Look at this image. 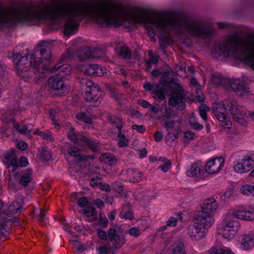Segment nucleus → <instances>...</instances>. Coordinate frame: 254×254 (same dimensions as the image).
Returning a JSON list of instances; mask_svg holds the SVG:
<instances>
[{"label":"nucleus","mask_w":254,"mask_h":254,"mask_svg":"<svg viewBox=\"0 0 254 254\" xmlns=\"http://www.w3.org/2000/svg\"><path fill=\"white\" fill-rule=\"evenodd\" d=\"M12 58L16 64L17 74L23 78H29L35 74V70L41 73L48 71L52 54L49 49L43 48L37 55L31 54L21 57L19 53H15Z\"/></svg>","instance_id":"f257e3e1"},{"label":"nucleus","mask_w":254,"mask_h":254,"mask_svg":"<svg viewBox=\"0 0 254 254\" xmlns=\"http://www.w3.org/2000/svg\"><path fill=\"white\" fill-rule=\"evenodd\" d=\"M232 56L254 69V43L237 40L228 48H223V57Z\"/></svg>","instance_id":"f03ea898"},{"label":"nucleus","mask_w":254,"mask_h":254,"mask_svg":"<svg viewBox=\"0 0 254 254\" xmlns=\"http://www.w3.org/2000/svg\"><path fill=\"white\" fill-rule=\"evenodd\" d=\"M18 22H24V5L3 6L0 5V26Z\"/></svg>","instance_id":"7ed1b4c3"},{"label":"nucleus","mask_w":254,"mask_h":254,"mask_svg":"<svg viewBox=\"0 0 254 254\" xmlns=\"http://www.w3.org/2000/svg\"><path fill=\"white\" fill-rule=\"evenodd\" d=\"M211 225L195 216L193 224L187 229V234L193 241H198L205 237Z\"/></svg>","instance_id":"20e7f679"},{"label":"nucleus","mask_w":254,"mask_h":254,"mask_svg":"<svg viewBox=\"0 0 254 254\" xmlns=\"http://www.w3.org/2000/svg\"><path fill=\"white\" fill-rule=\"evenodd\" d=\"M218 203L214 198L206 199L201 204V210L195 216L212 225L214 222L213 215L218 208Z\"/></svg>","instance_id":"39448f33"},{"label":"nucleus","mask_w":254,"mask_h":254,"mask_svg":"<svg viewBox=\"0 0 254 254\" xmlns=\"http://www.w3.org/2000/svg\"><path fill=\"white\" fill-rule=\"evenodd\" d=\"M64 75L56 74L49 77L48 81L49 87L59 96L66 94L69 90V86L65 82Z\"/></svg>","instance_id":"423d86ee"},{"label":"nucleus","mask_w":254,"mask_h":254,"mask_svg":"<svg viewBox=\"0 0 254 254\" xmlns=\"http://www.w3.org/2000/svg\"><path fill=\"white\" fill-rule=\"evenodd\" d=\"M169 86L173 90L177 91V92H173L171 94L169 100V105L177 107L178 109L180 110H183L185 108L183 96L184 90L180 84L174 82L169 83Z\"/></svg>","instance_id":"0eeeda50"},{"label":"nucleus","mask_w":254,"mask_h":254,"mask_svg":"<svg viewBox=\"0 0 254 254\" xmlns=\"http://www.w3.org/2000/svg\"><path fill=\"white\" fill-rule=\"evenodd\" d=\"M239 229L238 222L234 220L232 215H227L223 223V239L228 242L231 241L236 236Z\"/></svg>","instance_id":"6e6552de"},{"label":"nucleus","mask_w":254,"mask_h":254,"mask_svg":"<svg viewBox=\"0 0 254 254\" xmlns=\"http://www.w3.org/2000/svg\"><path fill=\"white\" fill-rule=\"evenodd\" d=\"M237 92L240 96H243L247 91L243 81L239 79L223 78V89Z\"/></svg>","instance_id":"1a4fd4ad"},{"label":"nucleus","mask_w":254,"mask_h":254,"mask_svg":"<svg viewBox=\"0 0 254 254\" xmlns=\"http://www.w3.org/2000/svg\"><path fill=\"white\" fill-rule=\"evenodd\" d=\"M104 92L99 87H94L92 91H86L84 94L85 100L88 102L90 106H98L103 99Z\"/></svg>","instance_id":"9d476101"},{"label":"nucleus","mask_w":254,"mask_h":254,"mask_svg":"<svg viewBox=\"0 0 254 254\" xmlns=\"http://www.w3.org/2000/svg\"><path fill=\"white\" fill-rule=\"evenodd\" d=\"M254 165V160L252 157L246 155L243 157L241 162H236L233 166L236 173L243 174L250 171Z\"/></svg>","instance_id":"9b49d317"},{"label":"nucleus","mask_w":254,"mask_h":254,"mask_svg":"<svg viewBox=\"0 0 254 254\" xmlns=\"http://www.w3.org/2000/svg\"><path fill=\"white\" fill-rule=\"evenodd\" d=\"M108 236L114 249L120 248L126 242L124 235L114 228L108 230Z\"/></svg>","instance_id":"f8f14e48"},{"label":"nucleus","mask_w":254,"mask_h":254,"mask_svg":"<svg viewBox=\"0 0 254 254\" xmlns=\"http://www.w3.org/2000/svg\"><path fill=\"white\" fill-rule=\"evenodd\" d=\"M176 116L177 114L175 113L168 112H166V114L162 116V118L165 122L163 125L164 127L168 131H169L171 129H174V131H175V128L179 127H176L175 124H181L182 120L181 119L176 121L173 120Z\"/></svg>","instance_id":"ddd939ff"},{"label":"nucleus","mask_w":254,"mask_h":254,"mask_svg":"<svg viewBox=\"0 0 254 254\" xmlns=\"http://www.w3.org/2000/svg\"><path fill=\"white\" fill-rule=\"evenodd\" d=\"M143 87L146 90L151 91L155 94L157 98L162 100L165 97V93L163 91V85L162 83L151 84L150 82H146L144 83Z\"/></svg>","instance_id":"4468645a"},{"label":"nucleus","mask_w":254,"mask_h":254,"mask_svg":"<svg viewBox=\"0 0 254 254\" xmlns=\"http://www.w3.org/2000/svg\"><path fill=\"white\" fill-rule=\"evenodd\" d=\"M222 165L221 157L213 158L206 164L204 172L208 174H214L220 171Z\"/></svg>","instance_id":"2eb2a0df"},{"label":"nucleus","mask_w":254,"mask_h":254,"mask_svg":"<svg viewBox=\"0 0 254 254\" xmlns=\"http://www.w3.org/2000/svg\"><path fill=\"white\" fill-rule=\"evenodd\" d=\"M186 174L189 177H195L199 179H203L206 177L202 167H200L197 164H192L186 171Z\"/></svg>","instance_id":"dca6fc26"},{"label":"nucleus","mask_w":254,"mask_h":254,"mask_svg":"<svg viewBox=\"0 0 254 254\" xmlns=\"http://www.w3.org/2000/svg\"><path fill=\"white\" fill-rule=\"evenodd\" d=\"M232 215L235 218L244 220L251 221L254 219V212L242 207L235 210Z\"/></svg>","instance_id":"f3484780"},{"label":"nucleus","mask_w":254,"mask_h":254,"mask_svg":"<svg viewBox=\"0 0 254 254\" xmlns=\"http://www.w3.org/2000/svg\"><path fill=\"white\" fill-rule=\"evenodd\" d=\"M241 248L244 250H248L254 246V234L252 233L244 235L240 243Z\"/></svg>","instance_id":"a211bd4d"},{"label":"nucleus","mask_w":254,"mask_h":254,"mask_svg":"<svg viewBox=\"0 0 254 254\" xmlns=\"http://www.w3.org/2000/svg\"><path fill=\"white\" fill-rule=\"evenodd\" d=\"M71 67L67 64H62L61 63H58L52 69V72H58L57 74L64 75V77L65 75L71 73Z\"/></svg>","instance_id":"6ab92c4d"},{"label":"nucleus","mask_w":254,"mask_h":254,"mask_svg":"<svg viewBox=\"0 0 254 254\" xmlns=\"http://www.w3.org/2000/svg\"><path fill=\"white\" fill-rule=\"evenodd\" d=\"M116 54L119 57L124 59L129 58L131 52L128 48L122 42L117 44L115 49Z\"/></svg>","instance_id":"aec40b11"},{"label":"nucleus","mask_w":254,"mask_h":254,"mask_svg":"<svg viewBox=\"0 0 254 254\" xmlns=\"http://www.w3.org/2000/svg\"><path fill=\"white\" fill-rule=\"evenodd\" d=\"M81 213L83 215L85 219L89 222H93L97 220V214L95 208L93 206H87L83 208L81 211Z\"/></svg>","instance_id":"412c9836"},{"label":"nucleus","mask_w":254,"mask_h":254,"mask_svg":"<svg viewBox=\"0 0 254 254\" xmlns=\"http://www.w3.org/2000/svg\"><path fill=\"white\" fill-rule=\"evenodd\" d=\"M126 180L130 182L135 183L141 180L142 172L133 169H128L126 171Z\"/></svg>","instance_id":"4be33fe9"},{"label":"nucleus","mask_w":254,"mask_h":254,"mask_svg":"<svg viewBox=\"0 0 254 254\" xmlns=\"http://www.w3.org/2000/svg\"><path fill=\"white\" fill-rule=\"evenodd\" d=\"M130 204L129 203H126L122 207L120 213V217L122 219L127 220H132L134 218V215L130 210Z\"/></svg>","instance_id":"5701e85b"},{"label":"nucleus","mask_w":254,"mask_h":254,"mask_svg":"<svg viewBox=\"0 0 254 254\" xmlns=\"http://www.w3.org/2000/svg\"><path fill=\"white\" fill-rule=\"evenodd\" d=\"M33 176V171L31 169L26 170L21 175L19 179V184L23 186H26L31 181Z\"/></svg>","instance_id":"b1692460"},{"label":"nucleus","mask_w":254,"mask_h":254,"mask_svg":"<svg viewBox=\"0 0 254 254\" xmlns=\"http://www.w3.org/2000/svg\"><path fill=\"white\" fill-rule=\"evenodd\" d=\"M100 158L102 161L110 165L114 166L117 163V159L116 157L108 153L102 154Z\"/></svg>","instance_id":"393cba45"},{"label":"nucleus","mask_w":254,"mask_h":254,"mask_svg":"<svg viewBox=\"0 0 254 254\" xmlns=\"http://www.w3.org/2000/svg\"><path fill=\"white\" fill-rule=\"evenodd\" d=\"M223 109L226 111H229L233 117H235V116L242 113L236 106L228 101L223 102Z\"/></svg>","instance_id":"a878e982"},{"label":"nucleus","mask_w":254,"mask_h":254,"mask_svg":"<svg viewBox=\"0 0 254 254\" xmlns=\"http://www.w3.org/2000/svg\"><path fill=\"white\" fill-rule=\"evenodd\" d=\"M213 112L217 120L222 122V104L219 103H214L212 106Z\"/></svg>","instance_id":"bb28decb"},{"label":"nucleus","mask_w":254,"mask_h":254,"mask_svg":"<svg viewBox=\"0 0 254 254\" xmlns=\"http://www.w3.org/2000/svg\"><path fill=\"white\" fill-rule=\"evenodd\" d=\"M108 121L113 126L117 127L118 129H122L124 123L121 118L118 117L114 115L108 116Z\"/></svg>","instance_id":"cd10ccee"},{"label":"nucleus","mask_w":254,"mask_h":254,"mask_svg":"<svg viewBox=\"0 0 254 254\" xmlns=\"http://www.w3.org/2000/svg\"><path fill=\"white\" fill-rule=\"evenodd\" d=\"M170 254H186L183 243L181 242L174 243L172 246V251Z\"/></svg>","instance_id":"c85d7f7f"},{"label":"nucleus","mask_w":254,"mask_h":254,"mask_svg":"<svg viewBox=\"0 0 254 254\" xmlns=\"http://www.w3.org/2000/svg\"><path fill=\"white\" fill-rule=\"evenodd\" d=\"M80 141L86 144L93 151L97 150L98 147V144L90 138L85 136H82L80 138Z\"/></svg>","instance_id":"c756f323"},{"label":"nucleus","mask_w":254,"mask_h":254,"mask_svg":"<svg viewBox=\"0 0 254 254\" xmlns=\"http://www.w3.org/2000/svg\"><path fill=\"white\" fill-rule=\"evenodd\" d=\"M92 49L85 48L78 52L77 56L81 61H84L87 59H91Z\"/></svg>","instance_id":"7c9ffc66"},{"label":"nucleus","mask_w":254,"mask_h":254,"mask_svg":"<svg viewBox=\"0 0 254 254\" xmlns=\"http://www.w3.org/2000/svg\"><path fill=\"white\" fill-rule=\"evenodd\" d=\"M222 45L221 42L216 43L212 47L211 51L212 56L216 59L221 58L222 53Z\"/></svg>","instance_id":"2f4dec72"},{"label":"nucleus","mask_w":254,"mask_h":254,"mask_svg":"<svg viewBox=\"0 0 254 254\" xmlns=\"http://www.w3.org/2000/svg\"><path fill=\"white\" fill-rule=\"evenodd\" d=\"M40 159L43 162L49 160L51 158V152L47 147H42L39 151Z\"/></svg>","instance_id":"473e14b6"},{"label":"nucleus","mask_w":254,"mask_h":254,"mask_svg":"<svg viewBox=\"0 0 254 254\" xmlns=\"http://www.w3.org/2000/svg\"><path fill=\"white\" fill-rule=\"evenodd\" d=\"M180 130V127H177L175 128L174 132H171L170 131H168L166 135L165 140L169 145H171L173 141L178 138Z\"/></svg>","instance_id":"72a5a7b5"},{"label":"nucleus","mask_w":254,"mask_h":254,"mask_svg":"<svg viewBox=\"0 0 254 254\" xmlns=\"http://www.w3.org/2000/svg\"><path fill=\"white\" fill-rule=\"evenodd\" d=\"M240 191L244 195L254 196V185H245L241 188Z\"/></svg>","instance_id":"f704fd0d"},{"label":"nucleus","mask_w":254,"mask_h":254,"mask_svg":"<svg viewBox=\"0 0 254 254\" xmlns=\"http://www.w3.org/2000/svg\"><path fill=\"white\" fill-rule=\"evenodd\" d=\"M96 64H83L81 67V70L86 75H94Z\"/></svg>","instance_id":"c9c22d12"},{"label":"nucleus","mask_w":254,"mask_h":254,"mask_svg":"<svg viewBox=\"0 0 254 254\" xmlns=\"http://www.w3.org/2000/svg\"><path fill=\"white\" fill-rule=\"evenodd\" d=\"M33 134H36L42 137L43 139L51 142H53L55 140V138L53 136L52 133L48 130L46 132H43L37 130L36 132H33Z\"/></svg>","instance_id":"e433bc0d"},{"label":"nucleus","mask_w":254,"mask_h":254,"mask_svg":"<svg viewBox=\"0 0 254 254\" xmlns=\"http://www.w3.org/2000/svg\"><path fill=\"white\" fill-rule=\"evenodd\" d=\"M5 158L9 161L10 163V165H8L7 168H10V166H11L12 167L11 171H12L18 168L19 167L18 160L13 153L7 155L5 156Z\"/></svg>","instance_id":"4c0bfd02"},{"label":"nucleus","mask_w":254,"mask_h":254,"mask_svg":"<svg viewBox=\"0 0 254 254\" xmlns=\"http://www.w3.org/2000/svg\"><path fill=\"white\" fill-rule=\"evenodd\" d=\"M146 227V226L145 227L143 226L142 227H133L128 230V233L131 236L137 237L140 235L142 231L145 230Z\"/></svg>","instance_id":"58836bf2"},{"label":"nucleus","mask_w":254,"mask_h":254,"mask_svg":"<svg viewBox=\"0 0 254 254\" xmlns=\"http://www.w3.org/2000/svg\"><path fill=\"white\" fill-rule=\"evenodd\" d=\"M82 135L77 134L74 128L71 127L67 133V137L69 139L75 142L80 141V138Z\"/></svg>","instance_id":"ea45409f"},{"label":"nucleus","mask_w":254,"mask_h":254,"mask_svg":"<svg viewBox=\"0 0 254 254\" xmlns=\"http://www.w3.org/2000/svg\"><path fill=\"white\" fill-rule=\"evenodd\" d=\"M12 204L14 205L17 211L20 210L24 204V197L21 195H17Z\"/></svg>","instance_id":"a19ab883"},{"label":"nucleus","mask_w":254,"mask_h":254,"mask_svg":"<svg viewBox=\"0 0 254 254\" xmlns=\"http://www.w3.org/2000/svg\"><path fill=\"white\" fill-rule=\"evenodd\" d=\"M109 71L104 66L96 64L94 75L104 76L108 75Z\"/></svg>","instance_id":"79ce46f5"},{"label":"nucleus","mask_w":254,"mask_h":254,"mask_svg":"<svg viewBox=\"0 0 254 254\" xmlns=\"http://www.w3.org/2000/svg\"><path fill=\"white\" fill-rule=\"evenodd\" d=\"M209 107L207 106L205 104H201V105L199 107V115L203 120L207 121V113L209 111Z\"/></svg>","instance_id":"37998d69"},{"label":"nucleus","mask_w":254,"mask_h":254,"mask_svg":"<svg viewBox=\"0 0 254 254\" xmlns=\"http://www.w3.org/2000/svg\"><path fill=\"white\" fill-rule=\"evenodd\" d=\"M80 150L78 147L76 146L70 147L67 149V152L68 154L71 156H73L76 157V160L78 161V159L79 158V156H82L79 152Z\"/></svg>","instance_id":"c03bdc74"},{"label":"nucleus","mask_w":254,"mask_h":254,"mask_svg":"<svg viewBox=\"0 0 254 254\" xmlns=\"http://www.w3.org/2000/svg\"><path fill=\"white\" fill-rule=\"evenodd\" d=\"M76 118L78 120L82 121L86 124H91L92 123V119L88 117L84 113H81L77 114L76 115Z\"/></svg>","instance_id":"a18cd8bd"},{"label":"nucleus","mask_w":254,"mask_h":254,"mask_svg":"<svg viewBox=\"0 0 254 254\" xmlns=\"http://www.w3.org/2000/svg\"><path fill=\"white\" fill-rule=\"evenodd\" d=\"M81 83L83 86V88L85 87L88 88V90L86 91H92L94 87H99L97 84H95L92 82L91 80H87L86 79H82Z\"/></svg>","instance_id":"49530a36"},{"label":"nucleus","mask_w":254,"mask_h":254,"mask_svg":"<svg viewBox=\"0 0 254 254\" xmlns=\"http://www.w3.org/2000/svg\"><path fill=\"white\" fill-rule=\"evenodd\" d=\"M211 81L216 85H221L222 82L221 74L219 73H215L212 75Z\"/></svg>","instance_id":"de8ad7c7"},{"label":"nucleus","mask_w":254,"mask_h":254,"mask_svg":"<svg viewBox=\"0 0 254 254\" xmlns=\"http://www.w3.org/2000/svg\"><path fill=\"white\" fill-rule=\"evenodd\" d=\"M140 194L143 197H146L149 200L154 198V193L152 190H144L140 192Z\"/></svg>","instance_id":"09e8293b"},{"label":"nucleus","mask_w":254,"mask_h":254,"mask_svg":"<svg viewBox=\"0 0 254 254\" xmlns=\"http://www.w3.org/2000/svg\"><path fill=\"white\" fill-rule=\"evenodd\" d=\"M35 211L36 215V217L38 221L43 222L46 218V213L42 209H37L35 210Z\"/></svg>","instance_id":"8fccbe9b"},{"label":"nucleus","mask_w":254,"mask_h":254,"mask_svg":"<svg viewBox=\"0 0 254 254\" xmlns=\"http://www.w3.org/2000/svg\"><path fill=\"white\" fill-rule=\"evenodd\" d=\"M32 128L33 125L31 124H28L26 126H23L19 129H18V130L20 133L27 135L31 133Z\"/></svg>","instance_id":"3c124183"},{"label":"nucleus","mask_w":254,"mask_h":254,"mask_svg":"<svg viewBox=\"0 0 254 254\" xmlns=\"http://www.w3.org/2000/svg\"><path fill=\"white\" fill-rule=\"evenodd\" d=\"M103 52L99 49H92L91 59H99L103 57Z\"/></svg>","instance_id":"603ef678"},{"label":"nucleus","mask_w":254,"mask_h":254,"mask_svg":"<svg viewBox=\"0 0 254 254\" xmlns=\"http://www.w3.org/2000/svg\"><path fill=\"white\" fill-rule=\"evenodd\" d=\"M189 123L190 125L196 130H201L203 128V126L200 125L194 118H190L189 119Z\"/></svg>","instance_id":"864d4df0"},{"label":"nucleus","mask_w":254,"mask_h":254,"mask_svg":"<svg viewBox=\"0 0 254 254\" xmlns=\"http://www.w3.org/2000/svg\"><path fill=\"white\" fill-rule=\"evenodd\" d=\"M208 254H222V247L221 244L213 247L208 251Z\"/></svg>","instance_id":"5fc2aeb1"},{"label":"nucleus","mask_w":254,"mask_h":254,"mask_svg":"<svg viewBox=\"0 0 254 254\" xmlns=\"http://www.w3.org/2000/svg\"><path fill=\"white\" fill-rule=\"evenodd\" d=\"M149 59L146 62V64H148V65H151V64H156L158 61V57L152 54L151 52H149L148 53Z\"/></svg>","instance_id":"6e6d98bb"},{"label":"nucleus","mask_w":254,"mask_h":254,"mask_svg":"<svg viewBox=\"0 0 254 254\" xmlns=\"http://www.w3.org/2000/svg\"><path fill=\"white\" fill-rule=\"evenodd\" d=\"M194 133L190 131H187L184 133V142L187 143L192 140L194 138Z\"/></svg>","instance_id":"4d7b16f0"},{"label":"nucleus","mask_w":254,"mask_h":254,"mask_svg":"<svg viewBox=\"0 0 254 254\" xmlns=\"http://www.w3.org/2000/svg\"><path fill=\"white\" fill-rule=\"evenodd\" d=\"M50 115L53 125H54L56 127H59V124L56 119V112L54 109H51L50 110Z\"/></svg>","instance_id":"13d9d810"},{"label":"nucleus","mask_w":254,"mask_h":254,"mask_svg":"<svg viewBox=\"0 0 254 254\" xmlns=\"http://www.w3.org/2000/svg\"><path fill=\"white\" fill-rule=\"evenodd\" d=\"M77 204L82 208H86L87 206H90L88 205L89 202L86 197L79 198L77 201Z\"/></svg>","instance_id":"bf43d9fd"},{"label":"nucleus","mask_w":254,"mask_h":254,"mask_svg":"<svg viewBox=\"0 0 254 254\" xmlns=\"http://www.w3.org/2000/svg\"><path fill=\"white\" fill-rule=\"evenodd\" d=\"M171 162L169 160H166L164 163L159 167L158 169H160L162 172L165 173L171 168Z\"/></svg>","instance_id":"052dcab7"},{"label":"nucleus","mask_w":254,"mask_h":254,"mask_svg":"<svg viewBox=\"0 0 254 254\" xmlns=\"http://www.w3.org/2000/svg\"><path fill=\"white\" fill-rule=\"evenodd\" d=\"M97 235L99 238L102 240H106L108 238V233L101 229H98L97 231Z\"/></svg>","instance_id":"680f3d73"},{"label":"nucleus","mask_w":254,"mask_h":254,"mask_svg":"<svg viewBox=\"0 0 254 254\" xmlns=\"http://www.w3.org/2000/svg\"><path fill=\"white\" fill-rule=\"evenodd\" d=\"M233 117L236 120V121L240 124L243 126H245L246 125V122L243 118V115L242 113H240L239 115H237L235 116V117Z\"/></svg>","instance_id":"e2e57ef3"},{"label":"nucleus","mask_w":254,"mask_h":254,"mask_svg":"<svg viewBox=\"0 0 254 254\" xmlns=\"http://www.w3.org/2000/svg\"><path fill=\"white\" fill-rule=\"evenodd\" d=\"M167 226L168 227H175L177 223V218L174 217H171L166 221Z\"/></svg>","instance_id":"0e129e2a"},{"label":"nucleus","mask_w":254,"mask_h":254,"mask_svg":"<svg viewBox=\"0 0 254 254\" xmlns=\"http://www.w3.org/2000/svg\"><path fill=\"white\" fill-rule=\"evenodd\" d=\"M132 128L133 130H137L140 133H143L145 130V127L143 125H134L132 126Z\"/></svg>","instance_id":"69168bd1"},{"label":"nucleus","mask_w":254,"mask_h":254,"mask_svg":"<svg viewBox=\"0 0 254 254\" xmlns=\"http://www.w3.org/2000/svg\"><path fill=\"white\" fill-rule=\"evenodd\" d=\"M232 127V123L229 118L223 116V128H230Z\"/></svg>","instance_id":"338daca9"},{"label":"nucleus","mask_w":254,"mask_h":254,"mask_svg":"<svg viewBox=\"0 0 254 254\" xmlns=\"http://www.w3.org/2000/svg\"><path fill=\"white\" fill-rule=\"evenodd\" d=\"M186 64L185 63H181L180 64L176 65L175 70L177 74L179 75V71H184L185 72Z\"/></svg>","instance_id":"774afa93"}]
</instances>
